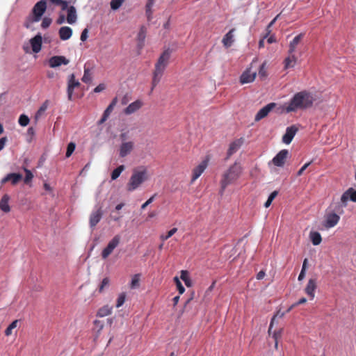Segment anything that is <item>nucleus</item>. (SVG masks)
Returning a JSON list of instances; mask_svg holds the SVG:
<instances>
[{
    "label": "nucleus",
    "mask_w": 356,
    "mask_h": 356,
    "mask_svg": "<svg viewBox=\"0 0 356 356\" xmlns=\"http://www.w3.org/2000/svg\"><path fill=\"white\" fill-rule=\"evenodd\" d=\"M104 323L103 321L99 320H95L94 321L93 330L96 332V337H98L102 329L104 328Z\"/></svg>",
    "instance_id": "7c9ffc66"
},
{
    "label": "nucleus",
    "mask_w": 356,
    "mask_h": 356,
    "mask_svg": "<svg viewBox=\"0 0 356 356\" xmlns=\"http://www.w3.org/2000/svg\"><path fill=\"white\" fill-rule=\"evenodd\" d=\"M243 168L241 165L235 162L227 171H225L220 181V193L222 194L227 186L237 180L242 173Z\"/></svg>",
    "instance_id": "20e7f679"
},
{
    "label": "nucleus",
    "mask_w": 356,
    "mask_h": 356,
    "mask_svg": "<svg viewBox=\"0 0 356 356\" xmlns=\"http://www.w3.org/2000/svg\"><path fill=\"white\" fill-rule=\"evenodd\" d=\"M276 106L275 103H270L261 108L255 115L254 120L258 122L266 118L268 113Z\"/></svg>",
    "instance_id": "f8f14e48"
},
{
    "label": "nucleus",
    "mask_w": 356,
    "mask_h": 356,
    "mask_svg": "<svg viewBox=\"0 0 356 356\" xmlns=\"http://www.w3.org/2000/svg\"><path fill=\"white\" fill-rule=\"evenodd\" d=\"M280 17V15H277L270 23L267 26V29H266V31L268 32V33H270V28L275 24V22H276V20L278 19V17Z\"/></svg>",
    "instance_id": "13d9d810"
},
{
    "label": "nucleus",
    "mask_w": 356,
    "mask_h": 356,
    "mask_svg": "<svg viewBox=\"0 0 356 356\" xmlns=\"http://www.w3.org/2000/svg\"><path fill=\"white\" fill-rule=\"evenodd\" d=\"M127 133H122V134H120V138L121 139V140L122 142H126L125 140L127 139Z\"/></svg>",
    "instance_id": "338daca9"
},
{
    "label": "nucleus",
    "mask_w": 356,
    "mask_h": 356,
    "mask_svg": "<svg viewBox=\"0 0 356 356\" xmlns=\"http://www.w3.org/2000/svg\"><path fill=\"white\" fill-rule=\"evenodd\" d=\"M60 40H67L70 39L72 35V29L69 26H62L58 31Z\"/></svg>",
    "instance_id": "393cba45"
},
{
    "label": "nucleus",
    "mask_w": 356,
    "mask_h": 356,
    "mask_svg": "<svg viewBox=\"0 0 356 356\" xmlns=\"http://www.w3.org/2000/svg\"><path fill=\"white\" fill-rule=\"evenodd\" d=\"M88 29H83V31H82L81 34V37H80V39L81 41L84 42L87 40L88 38Z\"/></svg>",
    "instance_id": "6e6d98bb"
},
{
    "label": "nucleus",
    "mask_w": 356,
    "mask_h": 356,
    "mask_svg": "<svg viewBox=\"0 0 356 356\" xmlns=\"http://www.w3.org/2000/svg\"><path fill=\"white\" fill-rule=\"evenodd\" d=\"M143 106V102L140 100H136L130 104L125 109L124 113L130 115L139 110Z\"/></svg>",
    "instance_id": "b1692460"
},
{
    "label": "nucleus",
    "mask_w": 356,
    "mask_h": 356,
    "mask_svg": "<svg viewBox=\"0 0 356 356\" xmlns=\"http://www.w3.org/2000/svg\"><path fill=\"white\" fill-rule=\"evenodd\" d=\"M312 161L306 163L297 172V176H301L304 171L310 165Z\"/></svg>",
    "instance_id": "5fc2aeb1"
},
{
    "label": "nucleus",
    "mask_w": 356,
    "mask_h": 356,
    "mask_svg": "<svg viewBox=\"0 0 356 356\" xmlns=\"http://www.w3.org/2000/svg\"><path fill=\"white\" fill-rule=\"evenodd\" d=\"M314 98L307 91H301L294 95L290 102L284 107L286 113L295 112L298 110H303L313 105Z\"/></svg>",
    "instance_id": "f03ea898"
},
{
    "label": "nucleus",
    "mask_w": 356,
    "mask_h": 356,
    "mask_svg": "<svg viewBox=\"0 0 356 356\" xmlns=\"http://www.w3.org/2000/svg\"><path fill=\"white\" fill-rule=\"evenodd\" d=\"M281 335L280 332H276L275 331L274 333H273V337L274 338L275 341V348H277V345H278V343H277V339L278 337H280Z\"/></svg>",
    "instance_id": "bf43d9fd"
},
{
    "label": "nucleus",
    "mask_w": 356,
    "mask_h": 356,
    "mask_svg": "<svg viewBox=\"0 0 356 356\" xmlns=\"http://www.w3.org/2000/svg\"><path fill=\"white\" fill-rule=\"evenodd\" d=\"M22 179V175L19 173H10L6 176L2 180L1 183L10 181L13 185L17 184Z\"/></svg>",
    "instance_id": "5701e85b"
},
{
    "label": "nucleus",
    "mask_w": 356,
    "mask_h": 356,
    "mask_svg": "<svg viewBox=\"0 0 356 356\" xmlns=\"http://www.w3.org/2000/svg\"><path fill=\"white\" fill-rule=\"evenodd\" d=\"M75 147L76 145L73 142H71L67 145V151L65 154L67 158H69L72 154L75 149Z\"/></svg>",
    "instance_id": "37998d69"
},
{
    "label": "nucleus",
    "mask_w": 356,
    "mask_h": 356,
    "mask_svg": "<svg viewBox=\"0 0 356 356\" xmlns=\"http://www.w3.org/2000/svg\"><path fill=\"white\" fill-rule=\"evenodd\" d=\"M147 28L145 26H142L137 35L138 40V48L141 49L145 45V40L146 38Z\"/></svg>",
    "instance_id": "4be33fe9"
},
{
    "label": "nucleus",
    "mask_w": 356,
    "mask_h": 356,
    "mask_svg": "<svg viewBox=\"0 0 356 356\" xmlns=\"http://www.w3.org/2000/svg\"><path fill=\"white\" fill-rule=\"evenodd\" d=\"M297 131L298 128L295 125L287 127L282 137V142L287 145L291 143Z\"/></svg>",
    "instance_id": "a211bd4d"
},
{
    "label": "nucleus",
    "mask_w": 356,
    "mask_h": 356,
    "mask_svg": "<svg viewBox=\"0 0 356 356\" xmlns=\"http://www.w3.org/2000/svg\"><path fill=\"white\" fill-rule=\"evenodd\" d=\"M24 171L26 173V176L24 179V181L25 184H29L32 180L33 177V175L31 170H29L26 168H24Z\"/></svg>",
    "instance_id": "3c124183"
},
{
    "label": "nucleus",
    "mask_w": 356,
    "mask_h": 356,
    "mask_svg": "<svg viewBox=\"0 0 356 356\" xmlns=\"http://www.w3.org/2000/svg\"><path fill=\"white\" fill-rule=\"evenodd\" d=\"M106 88V86L104 83L99 84L95 89L94 92L97 93L103 91Z\"/></svg>",
    "instance_id": "4d7b16f0"
},
{
    "label": "nucleus",
    "mask_w": 356,
    "mask_h": 356,
    "mask_svg": "<svg viewBox=\"0 0 356 356\" xmlns=\"http://www.w3.org/2000/svg\"><path fill=\"white\" fill-rule=\"evenodd\" d=\"M243 143V138H238L234 141H232L229 146V148L227 149V159H228L232 155L235 154L242 146Z\"/></svg>",
    "instance_id": "f3484780"
},
{
    "label": "nucleus",
    "mask_w": 356,
    "mask_h": 356,
    "mask_svg": "<svg viewBox=\"0 0 356 356\" xmlns=\"http://www.w3.org/2000/svg\"><path fill=\"white\" fill-rule=\"evenodd\" d=\"M103 216V211L101 207L98 208L96 211H92L90 216V226L94 229L98 222L101 220Z\"/></svg>",
    "instance_id": "2eb2a0df"
},
{
    "label": "nucleus",
    "mask_w": 356,
    "mask_h": 356,
    "mask_svg": "<svg viewBox=\"0 0 356 356\" xmlns=\"http://www.w3.org/2000/svg\"><path fill=\"white\" fill-rule=\"evenodd\" d=\"M177 232V228L174 227L172 229H170V231H168L166 235H163V234L161 235L160 238L163 241H165L168 240L169 238H170L172 235H174Z\"/></svg>",
    "instance_id": "a19ab883"
},
{
    "label": "nucleus",
    "mask_w": 356,
    "mask_h": 356,
    "mask_svg": "<svg viewBox=\"0 0 356 356\" xmlns=\"http://www.w3.org/2000/svg\"><path fill=\"white\" fill-rule=\"evenodd\" d=\"M174 282L177 286V290L179 291V294H182L185 291V288L182 285L179 279L177 277H174Z\"/></svg>",
    "instance_id": "c03bdc74"
},
{
    "label": "nucleus",
    "mask_w": 356,
    "mask_h": 356,
    "mask_svg": "<svg viewBox=\"0 0 356 356\" xmlns=\"http://www.w3.org/2000/svg\"><path fill=\"white\" fill-rule=\"evenodd\" d=\"M113 307L109 305H104L99 309L97 316L99 317H105L111 314Z\"/></svg>",
    "instance_id": "c85d7f7f"
},
{
    "label": "nucleus",
    "mask_w": 356,
    "mask_h": 356,
    "mask_svg": "<svg viewBox=\"0 0 356 356\" xmlns=\"http://www.w3.org/2000/svg\"><path fill=\"white\" fill-rule=\"evenodd\" d=\"M289 156V151L287 149L281 150L273 159V163L275 165L282 167Z\"/></svg>",
    "instance_id": "ddd939ff"
},
{
    "label": "nucleus",
    "mask_w": 356,
    "mask_h": 356,
    "mask_svg": "<svg viewBox=\"0 0 356 356\" xmlns=\"http://www.w3.org/2000/svg\"><path fill=\"white\" fill-rule=\"evenodd\" d=\"M18 322V320H15L9 325V326L5 330V334L6 336H9L12 334L13 330L17 327Z\"/></svg>",
    "instance_id": "4c0bfd02"
},
{
    "label": "nucleus",
    "mask_w": 356,
    "mask_h": 356,
    "mask_svg": "<svg viewBox=\"0 0 356 356\" xmlns=\"http://www.w3.org/2000/svg\"><path fill=\"white\" fill-rule=\"evenodd\" d=\"M277 194H278V192L275 191H273V193H270V195H269L268 199L273 202V200L276 197Z\"/></svg>",
    "instance_id": "e2e57ef3"
},
{
    "label": "nucleus",
    "mask_w": 356,
    "mask_h": 356,
    "mask_svg": "<svg viewBox=\"0 0 356 356\" xmlns=\"http://www.w3.org/2000/svg\"><path fill=\"white\" fill-rule=\"evenodd\" d=\"M51 22L52 20L51 18L45 17L42 21L41 27L44 29H47L51 25Z\"/></svg>",
    "instance_id": "603ef678"
},
{
    "label": "nucleus",
    "mask_w": 356,
    "mask_h": 356,
    "mask_svg": "<svg viewBox=\"0 0 356 356\" xmlns=\"http://www.w3.org/2000/svg\"><path fill=\"white\" fill-rule=\"evenodd\" d=\"M154 3V0H148L145 6L146 15L148 20H150L152 15V8Z\"/></svg>",
    "instance_id": "72a5a7b5"
},
{
    "label": "nucleus",
    "mask_w": 356,
    "mask_h": 356,
    "mask_svg": "<svg viewBox=\"0 0 356 356\" xmlns=\"http://www.w3.org/2000/svg\"><path fill=\"white\" fill-rule=\"evenodd\" d=\"M82 81L88 83L92 81V74L89 68H87L86 66L84 67V74L81 79Z\"/></svg>",
    "instance_id": "473e14b6"
},
{
    "label": "nucleus",
    "mask_w": 356,
    "mask_h": 356,
    "mask_svg": "<svg viewBox=\"0 0 356 356\" xmlns=\"http://www.w3.org/2000/svg\"><path fill=\"white\" fill-rule=\"evenodd\" d=\"M49 104V100H46L42 106L40 107L38 111H37L35 114V118L38 119L41 117V115L45 112V111L47 109Z\"/></svg>",
    "instance_id": "f704fd0d"
},
{
    "label": "nucleus",
    "mask_w": 356,
    "mask_h": 356,
    "mask_svg": "<svg viewBox=\"0 0 356 356\" xmlns=\"http://www.w3.org/2000/svg\"><path fill=\"white\" fill-rule=\"evenodd\" d=\"M266 273L264 270H260L257 275V279L259 280H262L264 277Z\"/></svg>",
    "instance_id": "680f3d73"
},
{
    "label": "nucleus",
    "mask_w": 356,
    "mask_h": 356,
    "mask_svg": "<svg viewBox=\"0 0 356 356\" xmlns=\"http://www.w3.org/2000/svg\"><path fill=\"white\" fill-rule=\"evenodd\" d=\"M284 314H285L284 312H282L281 311H278L277 312V314L272 318L270 323V326H269V328H268L269 334H270V332H271V330H272V328H273V323H274V321L275 320V318L276 317L282 318L284 316Z\"/></svg>",
    "instance_id": "a18cd8bd"
},
{
    "label": "nucleus",
    "mask_w": 356,
    "mask_h": 356,
    "mask_svg": "<svg viewBox=\"0 0 356 356\" xmlns=\"http://www.w3.org/2000/svg\"><path fill=\"white\" fill-rule=\"evenodd\" d=\"M53 6H60L62 10H65L67 8V2L64 0H40L37 2L31 11V13L26 17L24 23V26L29 29L34 22H39L47 8L53 11Z\"/></svg>",
    "instance_id": "f257e3e1"
},
{
    "label": "nucleus",
    "mask_w": 356,
    "mask_h": 356,
    "mask_svg": "<svg viewBox=\"0 0 356 356\" xmlns=\"http://www.w3.org/2000/svg\"><path fill=\"white\" fill-rule=\"evenodd\" d=\"M340 220V217L335 213H330L326 216L324 222V227L326 229H330L337 225Z\"/></svg>",
    "instance_id": "4468645a"
},
{
    "label": "nucleus",
    "mask_w": 356,
    "mask_h": 356,
    "mask_svg": "<svg viewBox=\"0 0 356 356\" xmlns=\"http://www.w3.org/2000/svg\"><path fill=\"white\" fill-rule=\"evenodd\" d=\"M42 38L40 34L36 35L30 40L32 50L34 53H38L41 50Z\"/></svg>",
    "instance_id": "aec40b11"
},
{
    "label": "nucleus",
    "mask_w": 356,
    "mask_h": 356,
    "mask_svg": "<svg viewBox=\"0 0 356 356\" xmlns=\"http://www.w3.org/2000/svg\"><path fill=\"white\" fill-rule=\"evenodd\" d=\"M171 56V50L165 49L159 56L157 62L155 64L154 70L153 72V78L152 82V90L160 82L163 74L169 63V60Z\"/></svg>",
    "instance_id": "7ed1b4c3"
},
{
    "label": "nucleus",
    "mask_w": 356,
    "mask_h": 356,
    "mask_svg": "<svg viewBox=\"0 0 356 356\" xmlns=\"http://www.w3.org/2000/svg\"><path fill=\"white\" fill-rule=\"evenodd\" d=\"M69 60L63 56H54L49 60V65L51 67H59L61 65H67Z\"/></svg>",
    "instance_id": "6ab92c4d"
},
{
    "label": "nucleus",
    "mask_w": 356,
    "mask_h": 356,
    "mask_svg": "<svg viewBox=\"0 0 356 356\" xmlns=\"http://www.w3.org/2000/svg\"><path fill=\"white\" fill-rule=\"evenodd\" d=\"M139 280H140L139 275L138 274L135 275L132 277V280H131V284H130V287L131 289H135V288L138 287L139 286Z\"/></svg>",
    "instance_id": "09e8293b"
},
{
    "label": "nucleus",
    "mask_w": 356,
    "mask_h": 356,
    "mask_svg": "<svg viewBox=\"0 0 356 356\" xmlns=\"http://www.w3.org/2000/svg\"><path fill=\"white\" fill-rule=\"evenodd\" d=\"M209 159L207 157L197 166H196L192 172L191 184L197 179L204 172L208 165Z\"/></svg>",
    "instance_id": "1a4fd4ad"
},
{
    "label": "nucleus",
    "mask_w": 356,
    "mask_h": 356,
    "mask_svg": "<svg viewBox=\"0 0 356 356\" xmlns=\"http://www.w3.org/2000/svg\"><path fill=\"white\" fill-rule=\"evenodd\" d=\"M117 102H118V99L117 98H114L112 102H111V104L108 105L109 106H111V108L113 109L114 106L116 105L117 104Z\"/></svg>",
    "instance_id": "774afa93"
},
{
    "label": "nucleus",
    "mask_w": 356,
    "mask_h": 356,
    "mask_svg": "<svg viewBox=\"0 0 356 356\" xmlns=\"http://www.w3.org/2000/svg\"><path fill=\"white\" fill-rule=\"evenodd\" d=\"M65 10H66V9ZM67 16L66 18L67 22L70 24L75 23L76 21V18H77L76 10L75 7L73 6H71L70 7L67 6Z\"/></svg>",
    "instance_id": "a878e982"
},
{
    "label": "nucleus",
    "mask_w": 356,
    "mask_h": 356,
    "mask_svg": "<svg viewBox=\"0 0 356 356\" xmlns=\"http://www.w3.org/2000/svg\"><path fill=\"white\" fill-rule=\"evenodd\" d=\"M134 149V143L133 141L122 142L119 148V156L124 158L129 155Z\"/></svg>",
    "instance_id": "9b49d317"
},
{
    "label": "nucleus",
    "mask_w": 356,
    "mask_h": 356,
    "mask_svg": "<svg viewBox=\"0 0 356 356\" xmlns=\"http://www.w3.org/2000/svg\"><path fill=\"white\" fill-rule=\"evenodd\" d=\"M305 272L306 270H301L298 278L299 281H301L305 278Z\"/></svg>",
    "instance_id": "0e129e2a"
},
{
    "label": "nucleus",
    "mask_w": 356,
    "mask_h": 356,
    "mask_svg": "<svg viewBox=\"0 0 356 356\" xmlns=\"http://www.w3.org/2000/svg\"><path fill=\"white\" fill-rule=\"evenodd\" d=\"M309 237L314 245H318L322 241L321 236L317 232H311L309 234Z\"/></svg>",
    "instance_id": "c756f323"
},
{
    "label": "nucleus",
    "mask_w": 356,
    "mask_h": 356,
    "mask_svg": "<svg viewBox=\"0 0 356 356\" xmlns=\"http://www.w3.org/2000/svg\"><path fill=\"white\" fill-rule=\"evenodd\" d=\"M305 36L304 33H300L296 35L289 44V50L288 54H293L297 55L299 53V55H301L300 52V47L302 45V40Z\"/></svg>",
    "instance_id": "423d86ee"
},
{
    "label": "nucleus",
    "mask_w": 356,
    "mask_h": 356,
    "mask_svg": "<svg viewBox=\"0 0 356 356\" xmlns=\"http://www.w3.org/2000/svg\"><path fill=\"white\" fill-rule=\"evenodd\" d=\"M259 76L261 78H265L267 76V70L266 67V62L263 63L259 67Z\"/></svg>",
    "instance_id": "8fccbe9b"
},
{
    "label": "nucleus",
    "mask_w": 356,
    "mask_h": 356,
    "mask_svg": "<svg viewBox=\"0 0 356 356\" xmlns=\"http://www.w3.org/2000/svg\"><path fill=\"white\" fill-rule=\"evenodd\" d=\"M124 1L125 0H111L110 3L111 9L113 10H118Z\"/></svg>",
    "instance_id": "ea45409f"
},
{
    "label": "nucleus",
    "mask_w": 356,
    "mask_h": 356,
    "mask_svg": "<svg viewBox=\"0 0 356 356\" xmlns=\"http://www.w3.org/2000/svg\"><path fill=\"white\" fill-rule=\"evenodd\" d=\"M235 29H232L227 33L222 38V42L225 47H229L234 42V32Z\"/></svg>",
    "instance_id": "cd10ccee"
},
{
    "label": "nucleus",
    "mask_w": 356,
    "mask_h": 356,
    "mask_svg": "<svg viewBox=\"0 0 356 356\" xmlns=\"http://www.w3.org/2000/svg\"><path fill=\"white\" fill-rule=\"evenodd\" d=\"M156 194L153 195L150 198H149L145 203H143L141 206L142 209H145L149 204H150L154 200L156 197Z\"/></svg>",
    "instance_id": "864d4df0"
},
{
    "label": "nucleus",
    "mask_w": 356,
    "mask_h": 356,
    "mask_svg": "<svg viewBox=\"0 0 356 356\" xmlns=\"http://www.w3.org/2000/svg\"><path fill=\"white\" fill-rule=\"evenodd\" d=\"M124 168V165H119L118 168H116L111 173V179L115 180L118 178Z\"/></svg>",
    "instance_id": "e433bc0d"
},
{
    "label": "nucleus",
    "mask_w": 356,
    "mask_h": 356,
    "mask_svg": "<svg viewBox=\"0 0 356 356\" xmlns=\"http://www.w3.org/2000/svg\"><path fill=\"white\" fill-rule=\"evenodd\" d=\"M148 179V172L143 167L134 168L130 179L127 184V190L129 192L136 190L140 186Z\"/></svg>",
    "instance_id": "39448f33"
},
{
    "label": "nucleus",
    "mask_w": 356,
    "mask_h": 356,
    "mask_svg": "<svg viewBox=\"0 0 356 356\" xmlns=\"http://www.w3.org/2000/svg\"><path fill=\"white\" fill-rule=\"evenodd\" d=\"M80 86V83L79 81L75 79V76L74 74H72L69 76L68 83H67V97L69 100L72 99V94L74 92V89Z\"/></svg>",
    "instance_id": "dca6fc26"
},
{
    "label": "nucleus",
    "mask_w": 356,
    "mask_h": 356,
    "mask_svg": "<svg viewBox=\"0 0 356 356\" xmlns=\"http://www.w3.org/2000/svg\"><path fill=\"white\" fill-rule=\"evenodd\" d=\"M112 111H113V109L111 108V106H108L106 108V109L104 111V112L103 113V115H102V118L99 121V124H103L107 120V118L110 115V114L112 112Z\"/></svg>",
    "instance_id": "58836bf2"
},
{
    "label": "nucleus",
    "mask_w": 356,
    "mask_h": 356,
    "mask_svg": "<svg viewBox=\"0 0 356 356\" xmlns=\"http://www.w3.org/2000/svg\"><path fill=\"white\" fill-rule=\"evenodd\" d=\"M288 56L284 59V68H291L293 67L298 60V56L293 54H288Z\"/></svg>",
    "instance_id": "bb28decb"
},
{
    "label": "nucleus",
    "mask_w": 356,
    "mask_h": 356,
    "mask_svg": "<svg viewBox=\"0 0 356 356\" xmlns=\"http://www.w3.org/2000/svg\"><path fill=\"white\" fill-rule=\"evenodd\" d=\"M256 60H253L250 64V67L246 69L241 75L240 82L241 84L252 83L254 81L257 75V70H252L253 65Z\"/></svg>",
    "instance_id": "0eeeda50"
},
{
    "label": "nucleus",
    "mask_w": 356,
    "mask_h": 356,
    "mask_svg": "<svg viewBox=\"0 0 356 356\" xmlns=\"http://www.w3.org/2000/svg\"><path fill=\"white\" fill-rule=\"evenodd\" d=\"M307 302V299L305 298H300L297 302H296V305L298 306L301 304H304Z\"/></svg>",
    "instance_id": "69168bd1"
},
{
    "label": "nucleus",
    "mask_w": 356,
    "mask_h": 356,
    "mask_svg": "<svg viewBox=\"0 0 356 356\" xmlns=\"http://www.w3.org/2000/svg\"><path fill=\"white\" fill-rule=\"evenodd\" d=\"M120 236L119 235H115L108 243L106 247L103 249L102 252V257L104 259H106L108 257V256L113 252L114 249L120 244Z\"/></svg>",
    "instance_id": "6e6552de"
},
{
    "label": "nucleus",
    "mask_w": 356,
    "mask_h": 356,
    "mask_svg": "<svg viewBox=\"0 0 356 356\" xmlns=\"http://www.w3.org/2000/svg\"><path fill=\"white\" fill-rule=\"evenodd\" d=\"M109 283H110V280H109V278H108V277H104V278L102 280V282H101V284H100V285H99V289H98L99 292V293L103 292V291H104V289H105L106 287H108V286Z\"/></svg>",
    "instance_id": "79ce46f5"
},
{
    "label": "nucleus",
    "mask_w": 356,
    "mask_h": 356,
    "mask_svg": "<svg viewBox=\"0 0 356 356\" xmlns=\"http://www.w3.org/2000/svg\"><path fill=\"white\" fill-rule=\"evenodd\" d=\"M316 289V282L314 279H309L305 287V291L309 296L311 300L315 297V290Z\"/></svg>",
    "instance_id": "412c9836"
},
{
    "label": "nucleus",
    "mask_w": 356,
    "mask_h": 356,
    "mask_svg": "<svg viewBox=\"0 0 356 356\" xmlns=\"http://www.w3.org/2000/svg\"><path fill=\"white\" fill-rule=\"evenodd\" d=\"M19 124L22 127H26L29 123V118L27 115L22 114L19 116Z\"/></svg>",
    "instance_id": "49530a36"
},
{
    "label": "nucleus",
    "mask_w": 356,
    "mask_h": 356,
    "mask_svg": "<svg viewBox=\"0 0 356 356\" xmlns=\"http://www.w3.org/2000/svg\"><path fill=\"white\" fill-rule=\"evenodd\" d=\"M125 299H126L125 293H120L117 299L116 307L119 308L121 306H122L125 302Z\"/></svg>",
    "instance_id": "de8ad7c7"
},
{
    "label": "nucleus",
    "mask_w": 356,
    "mask_h": 356,
    "mask_svg": "<svg viewBox=\"0 0 356 356\" xmlns=\"http://www.w3.org/2000/svg\"><path fill=\"white\" fill-rule=\"evenodd\" d=\"M180 278L184 282L187 286H191V280L188 276V273L187 270L181 271Z\"/></svg>",
    "instance_id": "c9c22d12"
},
{
    "label": "nucleus",
    "mask_w": 356,
    "mask_h": 356,
    "mask_svg": "<svg viewBox=\"0 0 356 356\" xmlns=\"http://www.w3.org/2000/svg\"><path fill=\"white\" fill-rule=\"evenodd\" d=\"M348 200L356 202V190L353 188H350L346 191L341 197V202L343 207L347 206Z\"/></svg>",
    "instance_id": "9d476101"
},
{
    "label": "nucleus",
    "mask_w": 356,
    "mask_h": 356,
    "mask_svg": "<svg viewBox=\"0 0 356 356\" xmlns=\"http://www.w3.org/2000/svg\"><path fill=\"white\" fill-rule=\"evenodd\" d=\"M9 200V197L8 195H4L1 197V211L8 213L10 211V209L8 204Z\"/></svg>",
    "instance_id": "2f4dec72"
},
{
    "label": "nucleus",
    "mask_w": 356,
    "mask_h": 356,
    "mask_svg": "<svg viewBox=\"0 0 356 356\" xmlns=\"http://www.w3.org/2000/svg\"><path fill=\"white\" fill-rule=\"evenodd\" d=\"M65 15L63 14H60V16L58 17V18L56 20V23L58 24H62L63 23L65 22Z\"/></svg>",
    "instance_id": "052dcab7"
}]
</instances>
